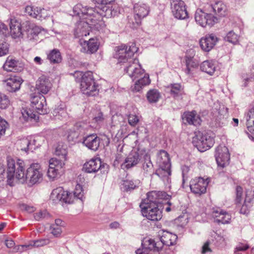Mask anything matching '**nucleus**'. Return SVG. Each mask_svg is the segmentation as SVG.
I'll list each match as a JSON object with an SVG mask.
<instances>
[{"label": "nucleus", "mask_w": 254, "mask_h": 254, "mask_svg": "<svg viewBox=\"0 0 254 254\" xmlns=\"http://www.w3.org/2000/svg\"><path fill=\"white\" fill-rule=\"evenodd\" d=\"M153 165L150 160L149 156L146 155L145 157V161L142 164V172L145 177L151 176L153 173Z\"/></svg>", "instance_id": "nucleus-36"}, {"label": "nucleus", "mask_w": 254, "mask_h": 254, "mask_svg": "<svg viewBox=\"0 0 254 254\" xmlns=\"http://www.w3.org/2000/svg\"><path fill=\"white\" fill-rule=\"evenodd\" d=\"M171 4L172 12L175 18L185 19L188 17V13L183 1L172 0Z\"/></svg>", "instance_id": "nucleus-13"}, {"label": "nucleus", "mask_w": 254, "mask_h": 254, "mask_svg": "<svg viewBox=\"0 0 254 254\" xmlns=\"http://www.w3.org/2000/svg\"><path fill=\"white\" fill-rule=\"evenodd\" d=\"M7 32V26L4 23L0 22V34L5 35Z\"/></svg>", "instance_id": "nucleus-64"}, {"label": "nucleus", "mask_w": 254, "mask_h": 254, "mask_svg": "<svg viewBox=\"0 0 254 254\" xmlns=\"http://www.w3.org/2000/svg\"><path fill=\"white\" fill-rule=\"evenodd\" d=\"M22 27L23 29L22 37L30 41L37 40L38 35L42 30L41 27L29 21L23 22Z\"/></svg>", "instance_id": "nucleus-11"}, {"label": "nucleus", "mask_w": 254, "mask_h": 254, "mask_svg": "<svg viewBox=\"0 0 254 254\" xmlns=\"http://www.w3.org/2000/svg\"><path fill=\"white\" fill-rule=\"evenodd\" d=\"M47 59L51 64H59L62 62V58L60 51L54 49L47 54Z\"/></svg>", "instance_id": "nucleus-37"}, {"label": "nucleus", "mask_w": 254, "mask_h": 254, "mask_svg": "<svg viewBox=\"0 0 254 254\" xmlns=\"http://www.w3.org/2000/svg\"><path fill=\"white\" fill-rule=\"evenodd\" d=\"M70 74L73 75L76 80L81 77L80 88L84 94L89 96H94L98 94V85L95 82L91 71H88L83 74L82 72L75 71ZM80 79L79 78V80Z\"/></svg>", "instance_id": "nucleus-2"}, {"label": "nucleus", "mask_w": 254, "mask_h": 254, "mask_svg": "<svg viewBox=\"0 0 254 254\" xmlns=\"http://www.w3.org/2000/svg\"><path fill=\"white\" fill-rule=\"evenodd\" d=\"M201 70L209 75H212L216 70V66L213 61H205L200 64Z\"/></svg>", "instance_id": "nucleus-38"}, {"label": "nucleus", "mask_w": 254, "mask_h": 254, "mask_svg": "<svg viewBox=\"0 0 254 254\" xmlns=\"http://www.w3.org/2000/svg\"><path fill=\"white\" fill-rule=\"evenodd\" d=\"M208 182L201 177L192 180L190 184L191 191L197 196H200L206 191Z\"/></svg>", "instance_id": "nucleus-12"}, {"label": "nucleus", "mask_w": 254, "mask_h": 254, "mask_svg": "<svg viewBox=\"0 0 254 254\" xmlns=\"http://www.w3.org/2000/svg\"><path fill=\"white\" fill-rule=\"evenodd\" d=\"M218 40V38L214 34H208L200 39V46L204 51L209 52L213 49Z\"/></svg>", "instance_id": "nucleus-18"}, {"label": "nucleus", "mask_w": 254, "mask_h": 254, "mask_svg": "<svg viewBox=\"0 0 254 254\" xmlns=\"http://www.w3.org/2000/svg\"><path fill=\"white\" fill-rule=\"evenodd\" d=\"M166 195V193L161 191H153L149 192L147 194V198L144 199L141 203H143L144 205H153L155 204V205H159L160 203L159 199H162Z\"/></svg>", "instance_id": "nucleus-24"}, {"label": "nucleus", "mask_w": 254, "mask_h": 254, "mask_svg": "<svg viewBox=\"0 0 254 254\" xmlns=\"http://www.w3.org/2000/svg\"><path fill=\"white\" fill-rule=\"evenodd\" d=\"M195 21L201 26L206 27L207 25L212 26L218 21V18L213 14L206 10L197 9L195 13Z\"/></svg>", "instance_id": "nucleus-6"}, {"label": "nucleus", "mask_w": 254, "mask_h": 254, "mask_svg": "<svg viewBox=\"0 0 254 254\" xmlns=\"http://www.w3.org/2000/svg\"><path fill=\"white\" fill-rule=\"evenodd\" d=\"M150 83L149 75L145 74L142 78L138 79L131 87V90L133 92H139L143 87L148 85Z\"/></svg>", "instance_id": "nucleus-34"}, {"label": "nucleus", "mask_w": 254, "mask_h": 254, "mask_svg": "<svg viewBox=\"0 0 254 254\" xmlns=\"http://www.w3.org/2000/svg\"><path fill=\"white\" fill-rule=\"evenodd\" d=\"M147 99L149 102L156 103L161 97L160 93L156 89L150 90L146 95Z\"/></svg>", "instance_id": "nucleus-43"}, {"label": "nucleus", "mask_w": 254, "mask_h": 254, "mask_svg": "<svg viewBox=\"0 0 254 254\" xmlns=\"http://www.w3.org/2000/svg\"><path fill=\"white\" fill-rule=\"evenodd\" d=\"M170 89V93L174 97H177L182 90V86L180 84H171L168 87Z\"/></svg>", "instance_id": "nucleus-47"}, {"label": "nucleus", "mask_w": 254, "mask_h": 254, "mask_svg": "<svg viewBox=\"0 0 254 254\" xmlns=\"http://www.w3.org/2000/svg\"><path fill=\"white\" fill-rule=\"evenodd\" d=\"M62 193H64V190L62 187L53 190L50 195V200L55 204L61 202Z\"/></svg>", "instance_id": "nucleus-40"}, {"label": "nucleus", "mask_w": 254, "mask_h": 254, "mask_svg": "<svg viewBox=\"0 0 254 254\" xmlns=\"http://www.w3.org/2000/svg\"><path fill=\"white\" fill-rule=\"evenodd\" d=\"M8 52V45L5 42L0 43V57L6 55Z\"/></svg>", "instance_id": "nucleus-54"}, {"label": "nucleus", "mask_w": 254, "mask_h": 254, "mask_svg": "<svg viewBox=\"0 0 254 254\" xmlns=\"http://www.w3.org/2000/svg\"><path fill=\"white\" fill-rule=\"evenodd\" d=\"M28 140L29 143H28V151H32L33 149H35L36 148V141L34 139H33L32 137H29Z\"/></svg>", "instance_id": "nucleus-63"}, {"label": "nucleus", "mask_w": 254, "mask_h": 254, "mask_svg": "<svg viewBox=\"0 0 254 254\" xmlns=\"http://www.w3.org/2000/svg\"><path fill=\"white\" fill-rule=\"evenodd\" d=\"M62 194L61 202L71 203L74 201L73 200L72 193L64 190V193H62Z\"/></svg>", "instance_id": "nucleus-50"}, {"label": "nucleus", "mask_w": 254, "mask_h": 254, "mask_svg": "<svg viewBox=\"0 0 254 254\" xmlns=\"http://www.w3.org/2000/svg\"><path fill=\"white\" fill-rule=\"evenodd\" d=\"M17 61L8 57L3 65V68L5 70L7 71H12L17 66Z\"/></svg>", "instance_id": "nucleus-42"}, {"label": "nucleus", "mask_w": 254, "mask_h": 254, "mask_svg": "<svg viewBox=\"0 0 254 254\" xmlns=\"http://www.w3.org/2000/svg\"><path fill=\"white\" fill-rule=\"evenodd\" d=\"M29 140L28 138H24L20 140L18 143L21 150L28 151Z\"/></svg>", "instance_id": "nucleus-52"}, {"label": "nucleus", "mask_w": 254, "mask_h": 254, "mask_svg": "<svg viewBox=\"0 0 254 254\" xmlns=\"http://www.w3.org/2000/svg\"><path fill=\"white\" fill-rule=\"evenodd\" d=\"M10 30L11 36L13 38H19L22 37L23 34V29L22 30V24L15 17L10 19Z\"/></svg>", "instance_id": "nucleus-27"}, {"label": "nucleus", "mask_w": 254, "mask_h": 254, "mask_svg": "<svg viewBox=\"0 0 254 254\" xmlns=\"http://www.w3.org/2000/svg\"><path fill=\"white\" fill-rule=\"evenodd\" d=\"M100 143V138L96 134H91L84 138L83 144L88 148L96 151Z\"/></svg>", "instance_id": "nucleus-28"}, {"label": "nucleus", "mask_w": 254, "mask_h": 254, "mask_svg": "<svg viewBox=\"0 0 254 254\" xmlns=\"http://www.w3.org/2000/svg\"><path fill=\"white\" fill-rule=\"evenodd\" d=\"M31 106L36 113L44 115L48 113L45 97L42 95L34 96L31 98Z\"/></svg>", "instance_id": "nucleus-15"}, {"label": "nucleus", "mask_w": 254, "mask_h": 254, "mask_svg": "<svg viewBox=\"0 0 254 254\" xmlns=\"http://www.w3.org/2000/svg\"><path fill=\"white\" fill-rule=\"evenodd\" d=\"M21 114L23 119L26 121H29L34 120L36 121L38 119V116L33 109L25 108L21 110Z\"/></svg>", "instance_id": "nucleus-39"}, {"label": "nucleus", "mask_w": 254, "mask_h": 254, "mask_svg": "<svg viewBox=\"0 0 254 254\" xmlns=\"http://www.w3.org/2000/svg\"><path fill=\"white\" fill-rule=\"evenodd\" d=\"M157 162L159 166L169 168L171 167L170 159L168 153L165 150H161L158 153L157 158Z\"/></svg>", "instance_id": "nucleus-33"}, {"label": "nucleus", "mask_w": 254, "mask_h": 254, "mask_svg": "<svg viewBox=\"0 0 254 254\" xmlns=\"http://www.w3.org/2000/svg\"><path fill=\"white\" fill-rule=\"evenodd\" d=\"M49 216V214L47 210H44L34 214V218L37 220H40L41 219L47 218Z\"/></svg>", "instance_id": "nucleus-55"}, {"label": "nucleus", "mask_w": 254, "mask_h": 254, "mask_svg": "<svg viewBox=\"0 0 254 254\" xmlns=\"http://www.w3.org/2000/svg\"><path fill=\"white\" fill-rule=\"evenodd\" d=\"M155 174L160 178L165 179L171 175V167L166 168L159 166V168L156 171Z\"/></svg>", "instance_id": "nucleus-45"}, {"label": "nucleus", "mask_w": 254, "mask_h": 254, "mask_svg": "<svg viewBox=\"0 0 254 254\" xmlns=\"http://www.w3.org/2000/svg\"><path fill=\"white\" fill-rule=\"evenodd\" d=\"M140 181L138 180H132L127 179L124 181L123 186L124 189L126 191H131L138 187Z\"/></svg>", "instance_id": "nucleus-41"}, {"label": "nucleus", "mask_w": 254, "mask_h": 254, "mask_svg": "<svg viewBox=\"0 0 254 254\" xmlns=\"http://www.w3.org/2000/svg\"><path fill=\"white\" fill-rule=\"evenodd\" d=\"M224 40L235 44L238 41V36L233 31H231L227 33L224 38Z\"/></svg>", "instance_id": "nucleus-49"}, {"label": "nucleus", "mask_w": 254, "mask_h": 254, "mask_svg": "<svg viewBox=\"0 0 254 254\" xmlns=\"http://www.w3.org/2000/svg\"><path fill=\"white\" fill-rule=\"evenodd\" d=\"M215 157L219 167L224 168L229 164L230 154L228 149L225 146L220 145L217 147Z\"/></svg>", "instance_id": "nucleus-14"}, {"label": "nucleus", "mask_w": 254, "mask_h": 254, "mask_svg": "<svg viewBox=\"0 0 254 254\" xmlns=\"http://www.w3.org/2000/svg\"><path fill=\"white\" fill-rule=\"evenodd\" d=\"M137 49L134 43H131L128 47L121 45L116 48L114 57L118 60V63H127V65H129L133 62V60L136 59L132 58V57L137 52Z\"/></svg>", "instance_id": "nucleus-4"}, {"label": "nucleus", "mask_w": 254, "mask_h": 254, "mask_svg": "<svg viewBox=\"0 0 254 254\" xmlns=\"http://www.w3.org/2000/svg\"><path fill=\"white\" fill-rule=\"evenodd\" d=\"M192 143L200 152H204L210 148L214 144L212 137L206 134L198 131L192 138Z\"/></svg>", "instance_id": "nucleus-7"}, {"label": "nucleus", "mask_w": 254, "mask_h": 254, "mask_svg": "<svg viewBox=\"0 0 254 254\" xmlns=\"http://www.w3.org/2000/svg\"><path fill=\"white\" fill-rule=\"evenodd\" d=\"M140 207L141 208V212L143 216L146 217L148 219L157 221L160 220L162 217V211L159 208V205H144L140 203Z\"/></svg>", "instance_id": "nucleus-9"}, {"label": "nucleus", "mask_w": 254, "mask_h": 254, "mask_svg": "<svg viewBox=\"0 0 254 254\" xmlns=\"http://www.w3.org/2000/svg\"><path fill=\"white\" fill-rule=\"evenodd\" d=\"M127 73L131 77L133 80L136 78H142L144 74V70L141 68L137 59L133 60V62L126 66L125 69Z\"/></svg>", "instance_id": "nucleus-16"}, {"label": "nucleus", "mask_w": 254, "mask_h": 254, "mask_svg": "<svg viewBox=\"0 0 254 254\" xmlns=\"http://www.w3.org/2000/svg\"><path fill=\"white\" fill-rule=\"evenodd\" d=\"M183 120L186 121L190 125L198 126L200 125L201 120L195 111L187 112L184 113L182 116Z\"/></svg>", "instance_id": "nucleus-31"}, {"label": "nucleus", "mask_w": 254, "mask_h": 254, "mask_svg": "<svg viewBox=\"0 0 254 254\" xmlns=\"http://www.w3.org/2000/svg\"><path fill=\"white\" fill-rule=\"evenodd\" d=\"M72 195L73 200L74 199H79L80 200H82L83 196V190L81 185L77 184L76 186Z\"/></svg>", "instance_id": "nucleus-48"}, {"label": "nucleus", "mask_w": 254, "mask_h": 254, "mask_svg": "<svg viewBox=\"0 0 254 254\" xmlns=\"http://www.w3.org/2000/svg\"><path fill=\"white\" fill-rule=\"evenodd\" d=\"M212 216L214 218L215 222L224 224L229 223L231 219L230 214L220 208H213L212 211Z\"/></svg>", "instance_id": "nucleus-23"}, {"label": "nucleus", "mask_w": 254, "mask_h": 254, "mask_svg": "<svg viewBox=\"0 0 254 254\" xmlns=\"http://www.w3.org/2000/svg\"><path fill=\"white\" fill-rule=\"evenodd\" d=\"M17 176L21 179V183H26L32 186L42 182L43 173L40 164L32 163L27 168L25 174L21 176L18 174Z\"/></svg>", "instance_id": "nucleus-3"}, {"label": "nucleus", "mask_w": 254, "mask_h": 254, "mask_svg": "<svg viewBox=\"0 0 254 254\" xmlns=\"http://www.w3.org/2000/svg\"><path fill=\"white\" fill-rule=\"evenodd\" d=\"M74 15L78 16L81 19L79 26L89 28L92 30H99L102 22L98 19L100 16L110 17L113 16L110 6L105 5L101 8H93L78 3L73 8Z\"/></svg>", "instance_id": "nucleus-1"}, {"label": "nucleus", "mask_w": 254, "mask_h": 254, "mask_svg": "<svg viewBox=\"0 0 254 254\" xmlns=\"http://www.w3.org/2000/svg\"><path fill=\"white\" fill-rule=\"evenodd\" d=\"M249 248L250 247L248 245H244L242 243L239 244L235 248V254H238L239 253H237V252L239 251H245Z\"/></svg>", "instance_id": "nucleus-60"}, {"label": "nucleus", "mask_w": 254, "mask_h": 254, "mask_svg": "<svg viewBox=\"0 0 254 254\" xmlns=\"http://www.w3.org/2000/svg\"><path fill=\"white\" fill-rule=\"evenodd\" d=\"M64 165V162L62 160H59L57 158H51L49 160V169L47 175L51 179L55 178L59 173V171Z\"/></svg>", "instance_id": "nucleus-17"}, {"label": "nucleus", "mask_w": 254, "mask_h": 254, "mask_svg": "<svg viewBox=\"0 0 254 254\" xmlns=\"http://www.w3.org/2000/svg\"><path fill=\"white\" fill-rule=\"evenodd\" d=\"M7 126V123L0 117V137L5 134Z\"/></svg>", "instance_id": "nucleus-56"}, {"label": "nucleus", "mask_w": 254, "mask_h": 254, "mask_svg": "<svg viewBox=\"0 0 254 254\" xmlns=\"http://www.w3.org/2000/svg\"><path fill=\"white\" fill-rule=\"evenodd\" d=\"M251 119L254 120V108L250 109L248 113L247 117V125L251 123Z\"/></svg>", "instance_id": "nucleus-62"}, {"label": "nucleus", "mask_w": 254, "mask_h": 254, "mask_svg": "<svg viewBox=\"0 0 254 254\" xmlns=\"http://www.w3.org/2000/svg\"><path fill=\"white\" fill-rule=\"evenodd\" d=\"M81 51L87 54H92L98 49L99 44L97 39L91 38L88 41L81 42Z\"/></svg>", "instance_id": "nucleus-30"}, {"label": "nucleus", "mask_w": 254, "mask_h": 254, "mask_svg": "<svg viewBox=\"0 0 254 254\" xmlns=\"http://www.w3.org/2000/svg\"><path fill=\"white\" fill-rule=\"evenodd\" d=\"M206 10L210 12H213V15L224 16L226 14L227 7L222 1H217L214 4H207Z\"/></svg>", "instance_id": "nucleus-26"}, {"label": "nucleus", "mask_w": 254, "mask_h": 254, "mask_svg": "<svg viewBox=\"0 0 254 254\" xmlns=\"http://www.w3.org/2000/svg\"><path fill=\"white\" fill-rule=\"evenodd\" d=\"M24 163L21 160L18 159L15 163L12 159L7 160V182L9 185L12 182V180L15 178L21 183V179L17 176L19 174L20 176L22 174H25V172L24 169Z\"/></svg>", "instance_id": "nucleus-5"}, {"label": "nucleus", "mask_w": 254, "mask_h": 254, "mask_svg": "<svg viewBox=\"0 0 254 254\" xmlns=\"http://www.w3.org/2000/svg\"><path fill=\"white\" fill-rule=\"evenodd\" d=\"M243 194V189L240 186L236 187V198L235 200L237 204H240L242 200V195Z\"/></svg>", "instance_id": "nucleus-57"}, {"label": "nucleus", "mask_w": 254, "mask_h": 254, "mask_svg": "<svg viewBox=\"0 0 254 254\" xmlns=\"http://www.w3.org/2000/svg\"><path fill=\"white\" fill-rule=\"evenodd\" d=\"M252 206H250V204H246L244 203L240 209V212L243 214H247L249 213L250 208Z\"/></svg>", "instance_id": "nucleus-61"}, {"label": "nucleus", "mask_w": 254, "mask_h": 254, "mask_svg": "<svg viewBox=\"0 0 254 254\" xmlns=\"http://www.w3.org/2000/svg\"><path fill=\"white\" fill-rule=\"evenodd\" d=\"M141 156L136 151H131L126 157L121 167L123 169H129L135 166L140 161Z\"/></svg>", "instance_id": "nucleus-22"}, {"label": "nucleus", "mask_w": 254, "mask_h": 254, "mask_svg": "<svg viewBox=\"0 0 254 254\" xmlns=\"http://www.w3.org/2000/svg\"><path fill=\"white\" fill-rule=\"evenodd\" d=\"M160 241L155 242V244H161V249L164 245L170 246L175 245L178 237L176 234L170 233L167 231L162 230L160 232Z\"/></svg>", "instance_id": "nucleus-21"}, {"label": "nucleus", "mask_w": 254, "mask_h": 254, "mask_svg": "<svg viewBox=\"0 0 254 254\" xmlns=\"http://www.w3.org/2000/svg\"><path fill=\"white\" fill-rule=\"evenodd\" d=\"M67 152L66 148L63 145H58L55 150V154L59 157V160H62L64 162L66 160Z\"/></svg>", "instance_id": "nucleus-44"}, {"label": "nucleus", "mask_w": 254, "mask_h": 254, "mask_svg": "<svg viewBox=\"0 0 254 254\" xmlns=\"http://www.w3.org/2000/svg\"><path fill=\"white\" fill-rule=\"evenodd\" d=\"M142 246V249L135 251L136 254H159V252L161 250V244H155V241L152 239L144 240Z\"/></svg>", "instance_id": "nucleus-10"}, {"label": "nucleus", "mask_w": 254, "mask_h": 254, "mask_svg": "<svg viewBox=\"0 0 254 254\" xmlns=\"http://www.w3.org/2000/svg\"><path fill=\"white\" fill-rule=\"evenodd\" d=\"M50 243V240L48 239H41L31 242L29 245H25V247H40L46 246Z\"/></svg>", "instance_id": "nucleus-46"}, {"label": "nucleus", "mask_w": 254, "mask_h": 254, "mask_svg": "<svg viewBox=\"0 0 254 254\" xmlns=\"http://www.w3.org/2000/svg\"><path fill=\"white\" fill-rule=\"evenodd\" d=\"M138 121V118L136 116L130 115L128 116V122L131 126H135Z\"/></svg>", "instance_id": "nucleus-58"}, {"label": "nucleus", "mask_w": 254, "mask_h": 254, "mask_svg": "<svg viewBox=\"0 0 254 254\" xmlns=\"http://www.w3.org/2000/svg\"><path fill=\"white\" fill-rule=\"evenodd\" d=\"M185 61L186 68L184 71L187 75L190 76L191 75L193 69L198 66V64L192 57L188 56L185 57Z\"/></svg>", "instance_id": "nucleus-35"}, {"label": "nucleus", "mask_w": 254, "mask_h": 254, "mask_svg": "<svg viewBox=\"0 0 254 254\" xmlns=\"http://www.w3.org/2000/svg\"><path fill=\"white\" fill-rule=\"evenodd\" d=\"M87 125L83 122L76 123L68 132L67 138L69 141H74L78 136L84 133Z\"/></svg>", "instance_id": "nucleus-20"}, {"label": "nucleus", "mask_w": 254, "mask_h": 254, "mask_svg": "<svg viewBox=\"0 0 254 254\" xmlns=\"http://www.w3.org/2000/svg\"><path fill=\"white\" fill-rule=\"evenodd\" d=\"M183 177L182 187L184 188V184L186 180L188 179V173L190 171V168L186 165H183L181 167Z\"/></svg>", "instance_id": "nucleus-53"}, {"label": "nucleus", "mask_w": 254, "mask_h": 254, "mask_svg": "<svg viewBox=\"0 0 254 254\" xmlns=\"http://www.w3.org/2000/svg\"><path fill=\"white\" fill-rule=\"evenodd\" d=\"M6 89L9 92H15L19 90L22 83L21 79L17 76H11L4 81Z\"/></svg>", "instance_id": "nucleus-29"}, {"label": "nucleus", "mask_w": 254, "mask_h": 254, "mask_svg": "<svg viewBox=\"0 0 254 254\" xmlns=\"http://www.w3.org/2000/svg\"><path fill=\"white\" fill-rule=\"evenodd\" d=\"M25 12L29 16L39 20L45 19L50 15L49 12L44 8L29 5L26 7Z\"/></svg>", "instance_id": "nucleus-19"}, {"label": "nucleus", "mask_w": 254, "mask_h": 254, "mask_svg": "<svg viewBox=\"0 0 254 254\" xmlns=\"http://www.w3.org/2000/svg\"><path fill=\"white\" fill-rule=\"evenodd\" d=\"M101 166V161L100 159H92L84 164L83 169L87 173H95L98 171Z\"/></svg>", "instance_id": "nucleus-32"}, {"label": "nucleus", "mask_w": 254, "mask_h": 254, "mask_svg": "<svg viewBox=\"0 0 254 254\" xmlns=\"http://www.w3.org/2000/svg\"><path fill=\"white\" fill-rule=\"evenodd\" d=\"M52 87V84L49 79L44 75L40 77L36 83V89L41 94H47Z\"/></svg>", "instance_id": "nucleus-25"}, {"label": "nucleus", "mask_w": 254, "mask_h": 254, "mask_svg": "<svg viewBox=\"0 0 254 254\" xmlns=\"http://www.w3.org/2000/svg\"><path fill=\"white\" fill-rule=\"evenodd\" d=\"M9 105V100L7 96L0 93V108H6Z\"/></svg>", "instance_id": "nucleus-51"}, {"label": "nucleus", "mask_w": 254, "mask_h": 254, "mask_svg": "<svg viewBox=\"0 0 254 254\" xmlns=\"http://www.w3.org/2000/svg\"><path fill=\"white\" fill-rule=\"evenodd\" d=\"M51 233L56 237L60 236L62 233V229L61 227L59 226H55V225H53L51 227Z\"/></svg>", "instance_id": "nucleus-59"}, {"label": "nucleus", "mask_w": 254, "mask_h": 254, "mask_svg": "<svg viewBox=\"0 0 254 254\" xmlns=\"http://www.w3.org/2000/svg\"><path fill=\"white\" fill-rule=\"evenodd\" d=\"M149 7L145 3L138 2L133 6L134 21H132V27L136 28L141 23L142 20L146 17L149 12Z\"/></svg>", "instance_id": "nucleus-8"}]
</instances>
